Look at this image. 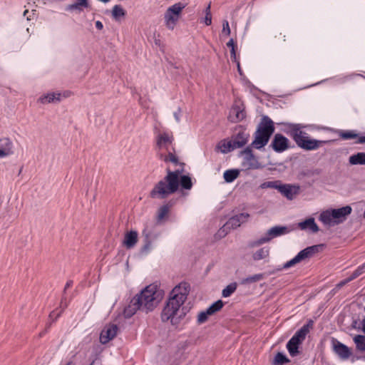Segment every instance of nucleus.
I'll return each mask as SVG.
<instances>
[{
	"label": "nucleus",
	"instance_id": "c756f323",
	"mask_svg": "<svg viewBox=\"0 0 365 365\" xmlns=\"http://www.w3.org/2000/svg\"><path fill=\"white\" fill-rule=\"evenodd\" d=\"M262 279H264V274H255L253 276H251V277L242 279L241 280L240 283L242 284L245 285V284H252V283H255V282H259V281L262 280Z\"/></svg>",
	"mask_w": 365,
	"mask_h": 365
},
{
	"label": "nucleus",
	"instance_id": "052dcab7",
	"mask_svg": "<svg viewBox=\"0 0 365 365\" xmlns=\"http://www.w3.org/2000/svg\"><path fill=\"white\" fill-rule=\"evenodd\" d=\"M29 12L28 10H25L24 12V16H26L27 14V13Z\"/></svg>",
	"mask_w": 365,
	"mask_h": 365
},
{
	"label": "nucleus",
	"instance_id": "0eeeda50",
	"mask_svg": "<svg viewBox=\"0 0 365 365\" xmlns=\"http://www.w3.org/2000/svg\"><path fill=\"white\" fill-rule=\"evenodd\" d=\"M249 217L250 215L248 213H241L230 218L219 230L217 235L221 237H225L231 230L236 229L240 227L241 224L245 222Z\"/></svg>",
	"mask_w": 365,
	"mask_h": 365
},
{
	"label": "nucleus",
	"instance_id": "7c9ffc66",
	"mask_svg": "<svg viewBox=\"0 0 365 365\" xmlns=\"http://www.w3.org/2000/svg\"><path fill=\"white\" fill-rule=\"evenodd\" d=\"M289 359L285 355L281 352H278L275 355L272 364L273 365H283L284 364L289 363Z\"/></svg>",
	"mask_w": 365,
	"mask_h": 365
},
{
	"label": "nucleus",
	"instance_id": "49530a36",
	"mask_svg": "<svg viewBox=\"0 0 365 365\" xmlns=\"http://www.w3.org/2000/svg\"><path fill=\"white\" fill-rule=\"evenodd\" d=\"M66 307H67L66 303V302L64 303L63 300L62 299L61 302V304H60V308H61V311L56 314V316L55 317V319H57L61 315V312L64 310V309Z\"/></svg>",
	"mask_w": 365,
	"mask_h": 365
},
{
	"label": "nucleus",
	"instance_id": "4d7b16f0",
	"mask_svg": "<svg viewBox=\"0 0 365 365\" xmlns=\"http://www.w3.org/2000/svg\"><path fill=\"white\" fill-rule=\"evenodd\" d=\"M362 326H363V331L365 333V318L362 321Z\"/></svg>",
	"mask_w": 365,
	"mask_h": 365
},
{
	"label": "nucleus",
	"instance_id": "dca6fc26",
	"mask_svg": "<svg viewBox=\"0 0 365 365\" xmlns=\"http://www.w3.org/2000/svg\"><path fill=\"white\" fill-rule=\"evenodd\" d=\"M138 241V232L135 230L128 231L125 233L123 245L127 249L133 248Z\"/></svg>",
	"mask_w": 365,
	"mask_h": 365
},
{
	"label": "nucleus",
	"instance_id": "9d476101",
	"mask_svg": "<svg viewBox=\"0 0 365 365\" xmlns=\"http://www.w3.org/2000/svg\"><path fill=\"white\" fill-rule=\"evenodd\" d=\"M289 229L286 226H275L269 229L265 235L258 240L251 244L252 247L259 246L264 243L269 242L272 239L285 235L289 232Z\"/></svg>",
	"mask_w": 365,
	"mask_h": 365
},
{
	"label": "nucleus",
	"instance_id": "e433bc0d",
	"mask_svg": "<svg viewBox=\"0 0 365 365\" xmlns=\"http://www.w3.org/2000/svg\"><path fill=\"white\" fill-rule=\"evenodd\" d=\"M171 142H172V140L168 136V135L166 133H163V134L159 135L158 141H157V145H158V146L161 148L166 143H171Z\"/></svg>",
	"mask_w": 365,
	"mask_h": 365
},
{
	"label": "nucleus",
	"instance_id": "a878e982",
	"mask_svg": "<svg viewBox=\"0 0 365 365\" xmlns=\"http://www.w3.org/2000/svg\"><path fill=\"white\" fill-rule=\"evenodd\" d=\"M269 255V247H262L257 251H255L252 254V259L255 261H259L261 259H266Z\"/></svg>",
	"mask_w": 365,
	"mask_h": 365
},
{
	"label": "nucleus",
	"instance_id": "39448f33",
	"mask_svg": "<svg viewBox=\"0 0 365 365\" xmlns=\"http://www.w3.org/2000/svg\"><path fill=\"white\" fill-rule=\"evenodd\" d=\"M351 207L349 205L339 209L327 210L320 214L319 220L329 227L334 226L343 222L351 214Z\"/></svg>",
	"mask_w": 365,
	"mask_h": 365
},
{
	"label": "nucleus",
	"instance_id": "8fccbe9b",
	"mask_svg": "<svg viewBox=\"0 0 365 365\" xmlns=\"http://www.w3.org/2000/svg\"><path fill=\"white\" fill-rule=\"evenodd\" d=\"M96 26L98 30H101L103 27V24L100 21L96 22Z\"/></svg>",
	"mask_w": 365,
	"mask_h": 365
},
{
	"label": "nucleus",
	"instance_id": "473e14b6",
	"mask_svg": "<svg viewBox=\"0 0 365 365\" xmlns=\"http://www.w3.org/2000/svg\"><path fill=\"white\" fill-rule=\"evenodd\" d=\"M356 349L361 351H365V336L356 335L354 338Z\"/></svg>",
	"mask_w": 365,
	"mask_h": 365
},
{
	"label": "nucleus",
	"instance_id": "c03bdc74",
	"mask_svg": "<svg viewBox=\"0 0 365 365\" xmlns=\"http://www.w3.org/2000/svg\"><path fill=\"white\" fill-rule=\"evenodd\" d=\"M362 269L363 267H359L352 273V274L349 277V278L351 279V281L362 274Z\"/></svg>",
	"mask_w": 365,
	"mask_h": 365
},
{
	"label": "nucleus",
	"instance_id": "a18cd8bd",
	"mask_svg": "<svg viewBox=\"0 0 365 365\" xmlns=\"http://www.w3.org/2000/svg\"><path fill=\"white\" fill-rule=\"evenodd\" d=\"M351 281V279H350L349 277L341 281L339 283H338L336 286V287L337 289H340L342 287H344V285H346L347 283L350 282Z\"/></svg>",
	"mask_w": 365,
	"mask_h": 365
},
{
	"label": "nucleus",
	"instance_id": "2eb2a0df",
	"mask_svg": "<svg viewBox=\"0 0 365 365\" xmlns=\"http://www.w3.org/2000/svg\"><path fill=\"white\" fill-rule=\"evenodd\" d=\"M90 8V4L88 0H76L73 4H68L65 7V10L67 11H74L77 14H80L85 9Z\"/></svg>",
	"mask_w": 365,
	"mask_h": 365
},
{
	"label": "nucleus",
	"instance_id": "79ce46f5",
	"mask_svg": "<svg viewBox=\"0 0 365 365\" xmlns=\"http://www.w3.org/2000/svg\"><path fill=\"white\" fill-rule=\"evenodd\" d=\"M237 47H231V51H230V58L231 59L236 62L237 63V68H238V71L240 72V63L239 61H237V56H236V48Z\"/></svg>",
	"mask_w": 365,
	"mask_h": 365
},
{
	"label": "nucleus",
	"instance_id": "f704fd0d",
	"mask_svg": "<svg viewBox=\"0 0 365 365\" xmlns=\"http://www.w3.org/2000/svg\"><path fill=\"white\" fill-rule=\"evenodd\" d=\"M236 289L237 283H231L222 290V294L224 297H228L236 290Z\"/></svg>",
	"mask_w": 365,
	"mask_h": 365
},
{
	"label": "nucleus",
	"instance_id": "f8f14e48",
	"mask_svg": "<svg viewBox=\"0 0 365 365\" xmlns=\"http://www.w3.org/2000/svg\"><path fill=\"white\" fill-rule=\"evenodd\" d=\"M334 353L342 360L348 359L351 355V349L336 339L331 341Z\"/></svg>",
	"mask_w": 365,
	"mask_h": 365
},
{
	"label": "nucleus",
	"instance_id": "ea45409f",
	"mask_svg": "<svg viewBox=\"0 0 365 365\" xmlns=\"http://www.w3.org/2000/svg\"><path fill=\"white\" fill-rule=\"evenodd\" d=\"M340 137L343 139H353L357 137V134L354 133L352 131H342L340 133Z\"/></svg>",
	"mask_w": 365,
	"mask_h": 365
},
{
	"label": "nucleus",
	"instance_id": "4c0bfd02",
	"mask_svg": "<svg viewBox=\"0 0 365 365\" xmlns=\"http://www.w3.org/2000/svg\"><path fill=\"white\" fill-rule=\"evenodd\" d=\"M169 207L168 205H165L160 207L158 212V220H163L168 213Z\"/></svg>",
	"mask_w": 365,
	"mask_h": 365
},
{
	"label": "nucleus",
	"instance_id": "412c9836",
	"mask_svg": "<svg viewBox=\"0 0 365 365\" xmlns=\"http://www.w3.org/2000/svg\"><path fill=\"white\" fill-rule=\"evenodd\" d=\"M313 327V321L309 320V322L304 325L299 330H298L295 334L292 337L295 339L296 341H299L301 344L305 339L307 334L309 332L310 329Z\"/></svg>",
	"mask_w": 365,
	"mask_h": 365
},
{
	"label": "nucleus",
	"instance_id": "cd10ccee",
	"mask_svg": "<svg viewBox=\"0 0 365 365\" xmlns=\"http://www.w3.org/2000/svg\"><path fill=\"white\" fill-rule=\"evenodd\" d=\"M299 344V341L292 338L288 341L287 348L292 356H295L299 354L298 346Z\"/></svg>",
	"mask_w": 365,
	"mask_h": 365
},
{
	"label": "nucleus",
	"instance_id": "9b49d317",
	"mask_svg": "<svg viewBox=\"0 0 365 365\" xmlns=\"http://www.w3.org/2000/svg\"><path fill=\"white\" fill-rule=\"evenodd\" d=\"M289 140L281 133L274 135L269 147L276 153H282L289 148Z\"/></svg>",
	"mask_w": 365,
	"mask_h": 365
},
{
	"label": "nucleus",
	"instance_id": "603ef678",
	"mask_svg": "<svg viewBox=\"0 0 365 365\" xmlns=\"http://www.w3.org/2000/svg\"><path fill=\"white\" fill-rule=\"evenodd\" d=\"M357 143H365V136L360 137L358 139Z\"/></svg>",
	"mask_w": 365,
	"mask_h": 365
},
{
	"label": "nucleus",
	"instance_id": "1a4fd4ad",
	"mask_svg": "<svg viewBox=\"0 0 365 365\" xmlns=\"http://www.w3.org/2000/svg\"><path fill=\"white\" fill-rule=\"evenodd\" d=\"M283 125L285 126L284 131L293 138L297 145L308 136L307 133L302 130L306 127L302 124L284 123Z\"/></svg>",
	"mask_w": 365,
	"mask_h": 365
},
{
	"label": "nucleus",
	"instance_id": "0e129e2a",
	"mask_svg": "<svg viewBox=\"0 0 365 365\" xmlns=\"http://www.w3.org/2000/svg\"><path fill=\"white\" fill-rule=\"evenodd\" d=\"M273 182H269V186H271L270 185L272 184Z\"/></svg>",
	"mask_w": 365,
	"mask_h": 365
},
{
	"label": "nucleus",
	"instance_id": "5701e85b",
	"mask_svg": "<svg viewBox=\"0 0 365 365\" xmlns=\"http://www.w3.org/2000/svg\"><path fill=\"white\" fill-rule=\"evenodd\" d=\"M241 153L245 155L246 160L250 161V168L254 169L259 168V163L253 155L250 146L247 147Z\"/></svg>",
	"mask_w": 365,
	"mask_h": 365
},
{
	"label": "nucleus",
	"instance_id": "20e7f679",
	"mask_svg": "<svg viewBox=\"0 0 365 365\" xmlns=\"http://www.w3.org/2000/svg\"><path fill=\"white\" fill-rule=\"evenodd\" d=\"M274 130V122L268 116L264 115L257 125L255 133V139L250 146L255 149H261L264 147L268 143Z\"/></svg>",
	"mask_w": 365,
	"mask_h": 365
},
{
	"label": "nucleus",
	"instance_id": "de8ad7c7",
	"mask_svg": "<svg viewBox=\"0 0 365 365\" xmlns=\"http://www.w3.org/2000/svg\"><path fill=\"white\" fill-rule=\"evenodd\" d=\"M205 23L207 26H209L212 24L211 15L206 14L205 18Z\"/></svg>",
	"mask_w": 365,
	"mask_h": 365
},
{
	"label": "nucleus",
	"instance_id": "864d4df0",
	"mask_svg": "<svg viewBox=\"0 0 365 365\" xmlns=\"http://www.w3.org/2000/svg\"><path fill=\"white\" fill-rule=\"evenodd\" d=\"M205 14H207V15H211V14H210V4L206 8Z\"/></svg>",
	"mask_w": 365,
	"mask_h": 365
},
{
	"label": "nucleus",
	"instance_id": "680f3d73",
	"mask_svg": "<svg viewBox=\"0 0 365 365\" xmlns=\"http://www.w3.org/2000/svg\"><path fill=\"white\" fill-rule=\"evenodd\" d=\"M66 365H73V362L72 361H69Z\"/></svg>",
	"mask_w": 365,
	"mask_h": 365
},
{
	"label": "nucleus",
	"instance_id": "b1692460",
	"mask_svg": "<svg viewBox=\"0 0 365 365\" xmlns=\"http://www.w3.org/2000/svg\"><path fill=\"white\" fill-rule=\"evenodd\" d=\"M298 226L301 230L309 229L313 232H317L319 231V227L315 223L314 219L312 217L308 218L306 220L299 222Z\"/></svg>",
	"mask_w": 365,
	"mask_h": 365
},
{
	"label": "nucleus",
	"instance_id": "3c124183",
	"mask_svg": "<svg viewBox=\"0 0 365 365\" xmlns=\"http://www.w3.org/2000/svg\"><path fill=\"white\" fill-rule=\"evenodd\" d=\"M226 46H236V43L233 40V38H230L229 41L226 43Z\"/></svg>",
	"mask_w": 365,
	"mask_h": 365
},
{
	"label": "nucleus",
	"instance_id": "f257e3e1",
	"mask_svg": "<svg viewBox=\"0 0 365 365\" xmlns=\"http://www.w3.org/2000/svg\"><path fill=\"white\" fill-rule=\"evenodd\" d=\"M182 170H171L166 168V175L158 181L149 193L152 199L164 200L170 195L176 192L179 187L182 189L190 190L192 187V182L188 175H180Z\"/></svg>",
	"mask_w": 365,
	"mask_h": 365
},
{
	"label": "nucleus",
	"instance_id": "09e8293b",
	"mask_svg": "<svg viewBox=\"0 0 365 365\" xmlns=\"http://www.w3.org/2000/svg\"><path fill=\"white\" fill-rule=\"evenodd\" d=\"M159 158L163 160L165 163H168V155H165L163 153L158 154Z\"/></svg>",
	"mask_w": 365,
	"mask_h": 365
},
{
	"label": "nucleus",
	"instance_id": "393cba45",
	"mask_svg": "<svg viewBox=\"0 0 365 365\" xmlns=\"http://www.w3.org/2000/svg\"><path fill=\"white\" fill-rule=\"evenodd\" d=\"M349 163L351 165H365V153H357L354 154L349 158Z\"/></svg>",
	"mask_w": 365,
	"mask_h": 365
},
{
	"label": "nucleus",
	"instance_id": "4468645a",
	"mask_svg": "<svg viewBox=\"0 0 365 365\" xmlns=\"http://www.w3.org/2000/svg\"><path fill=\"white\" fill-rule=\"evenodd\" d=\"M279 191L289 200H292L299 191V186L282 185L277 187Z\"/></svg>",
	"mask_w": 365,
	"mask_h": 365
},
{
	"label": "nucleus",
	"instance_id": "c9c22d12",
	"mask_svg": "<svg viewBox=\"0 0 365 365\" xmlns=\"http://www.w3.org/2000/svg\"><path fill=\"white\" fill-rule=\"evenodd\" d=\"M220 149L222 153H227L236 148H234V144L232 143V140H230L227 142H222V144L220 145Z\"/></svg>",
	"mask_w": 365,
	"mask_h": 365
},
{
	"label": "nucleus",
	"instance_id": "7ed1b4c3",
	"mask_svg": "<svg viewBox=\"0 0 365 365\" xmlns=\"http://www.w3.org/2000/svg\"><path fill=\"white\" fill-rule=\"evenodd\" d=\"M190 290V286L187 282H182L175 286L170 293V297L161 313L163 322L170 320L172 324H178L180 319L185 315L183 309L180 307L187 299Z\"/></svg>",
	"mask_w": 365,
	"mask_h": 365
},
{
	"label": "nucleus",
	"instance_id": "e2e57ef3",
	"mask_svg": "<svg viewBox=\"0 0 365 365\" xmlns=\"http://www.w3.org/2000/svg\"><path fill=\"white\" fill-rule=\"evenodd\" d=\"M95 362V360H93L92 362L90 364V365H93Z\"/></svg>",
	"mask_w": 365,
	"mask_h": 365
},
{
	"label": "nucleus",
	"instance_id": "2f4dec72",
	"mask_svg": "<svg viewBox=\"0 0 365 365\" xmlns=\"http://www.w3.org/2000/svg\"><path fill=\"white\" fill-rule=\"evenodd\" d=\"M125 11L120 5H115L112 10V16L115 20L125 16Z\"/></svg>",
	"mask_w": 365,
	"mask_h": 365
},
{
	"label": "nucleus",
	"instance_id": "72a5a7b5",
	"mask_svg": "<svg viewBox=\"0 0 365 365\" xmlns=\"http://www.w3.org/2000/svg\"><path fill=\"white\" fill-rule=\"evenodd\" d=\"M223 304H224L222 300H218L206 309V313L212 315L220 311L222 308Z\"/></svg>",
	"mask_w": 365,
	"mask_h": 365
},
{
	"label": "nucleus",
	"instance_id": "6e6d98bb",
	"mask_svg": "<svg viewBox=\"0 0 365 365\" xmlns=\"http://www.w3.org/2000/svg\"><path fill=\"white\" fill-rule=\"evenodd\" d=\"M6 155V152L1 149H0V157L5 156Z\"/></svg>",
	"mask_w": 365,
	"mask_h": 365
},
{
	"label": "nucleus",
	"instance_id": "a211bd4d",
	"mask_svg": "<svg viewBox=\"0 0 365 365\" xmlns=\"http://www.w3.org/2000/svg\"><path fill=\"white\" fill-rule=\"evenodd\" d=\"M324 142L311 139L308 136L302 140L300 143H298V146L306 150H312L317 149Z\"/></svg>",
	"mask_w": 365,
	"mask_h": 365
},
{
	"label": "nucleus",
	"instance_id": "6e6552de",
	"mask_svg": "<svg viewBox=\"0 0 365 365\" xmlns=\"http://www.w3.org/2000/svg\"><path fill=\"white\" fill-rule=\"evenodd\" d=\"M185 5L182 3H177L169 7L165 14L166 26L170 29H173L178 21L182 10Z\"/></svg>",
	"mask_w": 365,
	"mask_h": 365
},
{
	"label": "nucleus",
	"instance_id": "ddd939ff",
	"mask_svg": "<svg viewBox=\"0 0 365 365\" xmlns=\"http://www.w3.org/2000/svg\"><path fill=\"white\" fill-rule=\"evenodd\" d=\"M118 331V327L116 324H110L106 325L102 330L100 335V341L103 344L108 343L115 337Z\"/></svg>",
	"mask_w": 365,
	"mask_h": 365
},
{
	"label": "nucleus",
	"instance_id": "aec40b11",
	"mask_svg": "<svg viewBox=\"0 0 365 365\" xmlns=\"http://www.w3.org/2000/svg\"><path fill=\"white\" fill-rule=\"evenodd\" d=\"M313 327V321L309 320V322L304 325L299 330H298L295 334L292 337L295 339L296 341H299L301 344L305 339L307 334L309 332L310 329Z\"/></svg>",
	"mask_w": 365,
	"mask_h": 365
},
{
	"label": "nucleus",
	"instance_id": "a19ab883",
	"mask_svg": "<svg viewBox=\"0 0 365 365\" xmlns=\"http://www.w3.org/2000/svg\"><path fill=\"white\" fill-rule=\"evenodd\" d=\"M209 316H211V315H210V314H207L206 310L200 312L197 316L198 324H201L205 323L207 320Z\"/></svg>",
	"mask_w": 365,
	"mask_h": 365
},
{
	"label": "nucleus",
	"instance_id": "f3484780",
	"mask_svg": "<svg viewBox=\"0 0 365 365\" xmlns=\"http://www.w3.org/2000/svg\"><path fill=\"white\" fill-rule=\"evenodd\" d=\"M249 134L245 130H240L236 135L232 137L234 148H240L243 147L248 141Z\"/></svg>",
	"mask_w": 365,
	"mask_h": 365
},
{
	"label": "nucleus",
	"instance_id": "bf43d9fd",
	"mask_svg": "<svg viewBox=\"0 0 365 365\" xmlns=\"http://www.w3.org/2000/svg\"><path fill=\"white\" fill-rule=\"evenodd\" d=\"M175 117L177 120H179V117H178V115L177 113H175Z\"/></svg>",
	"mask_w": 365,
	"mask_h": 365
},
{
	"label": "nucleus",
	"instance_id": "f03ea898",
	"mask_svg": "<svg viewBox=\"0 0 365 365\" xmlns=\"http://www.w3.org/2000/svg\"><path fill=\"white\" fill-rule=\"evenodd\" d=\"M163 292L155 285L150 284L136 294L124 309L123 314L125 318L133 316L138 310L148 313L153 311L163 299Z\"/></svg>",
	"mask_w": 365,
	"mask_h": 365
},
{
	"label": "nucleus",
	"instance_id": "bb28decb",
	"mask_svg": "<svg viewBox=\"0 0 365 365\" xmlns=\"http://www.w3.org/2000/svg\"><path fill=\"white\" fill-rule=\"evenodd\" d=\"M38 101L43 104L57 102L60 101V93H48L41 96Z\"/></svg>",
	"mask_w": 365,
	"mask_h": 365
},
{
	"label": "nucleus",
	"instance_id": "58836bf2",
	"mask_svg": "<svg viewBox=\"0 0 365 365\" xmlns=\"http://www.w3.org/2000/svg\"><path fill=\"white\" fill-rule=\"evenodd\" d=\"M230 28L229 26V23L227 20H224L222 22V29L221 31V36H228L230 34Z\"/></svg>",
	"mask_w": 365,
	"mask_h": 365
},
{
	"label": "nucleus",
	"instance_id": "5fc2aeb1",
	"mask_svg": "<svg viewBox=\"0 0 365 365\" xmlns=\"http://www.w3.org/2000/svg\"><path fill=\"white\" fill-rule=\"evenodd\" d=\"M72 284V281H69L66 283V286H65V288H64V292L71 286Z\"/></svg>",
	"mask_w": 365,
	"mask_h": 365
},
{
	"label": "nucleus",
	"instance_id": "423d86ee",
	"mask_svg": "<svg viewBox=\"0 0 365 365\" xmlns=\"http://www.w3.org/2000/svg\"><path fill=\"white\" fill-rule=\"evenodd\" d=\"M323 247H324L323 245H317L310 246V247H308L304 249L303 250L300 251L295 257H294L292 259L286 262L284 264L283 268H284V269L289 268V267L294 266L295 264L299 263L300 262H302L303 260L311 258L316 253L321 251Z\"/></svg>",
	"mask_w": 365,
	"mask_h": 365
},
{
	"label": "nucleus",
	"instance_id": "6ab92c4d",
	"mask_svg": "<svg viewBox=\"0 0 365 365\" xmlns=\"http://www.w3.org/2000/svg\"><path fill=\"white\" fill-rule=\"evenodd\" d=\"M245 118V112L243 109H241L238 106H233L228 116L229 120L233 123H236L243 120Z\"/></svg>",
	"mask_w": 365,
	"mask_h": 365
},
{
	"label": "nucleus",
	"instance_id": "13d9d810",
	"mask_svg": "<svg viewBox=\"0 0 365 365\" xmlns=\"http://www.w3.org/2000/svg\"><path fill=\"white\" fill-rule=\"evenodd\" d=\"M54 311H53L52 312L50 313L49 314V318L51 319L52 317H53V315H54Z\"/></svg>",
	"mask_w": 365,
	"mask_h": 365
},
{
	"label": "nucleus",
	"instance_id": "37998d69",
	"mask_svg": "<svg viewBox=\"0 0 365 365\" xmlns=\"http://www.w3.org/2000/svg\"><path fill=\"white\" fill-rule=\"evenodd\" d=\"M168 162L173 163L175 165H178L179 163L178 157L170 152L168 154Z\"/></svg>",
	"mask_w": 365,
	"mask_h": 365
},
{
	"label": "nucleus",
	"instance_id": "c85d7f7f",
	"mask_svg": "<svg viewBox=\"0 0 365 365\" xmlns=\"http://www.w3.org/2000/svg\"><path fill=\"white\" fill-rule=\"evenodd\" d=\"M240 175L238 170H228L224 173V179L227 182H232Z\"/></svg>",
	"mask_w": 365,
	"mask_h": 365
},
{
	"label": "nucleus",
	"instance_id": "4be33fe9",
	"mask_svg": "<svg viewBox=\"0 0 365 365\" xmlns=\"http://www.w3.org/2000/svg\"><path fill=\"white\" fill-rule=\"evenodd\" d=\"M143 236L144 237V245L140 249V252L143 254H147L150 248L152 245V234L150 230H148L147 228H145L143 230ZM157 237V235H154L153 238Z\"/></svg>",
	"mask_w": 365,
	"mask_h": 365
}]
</instances>
